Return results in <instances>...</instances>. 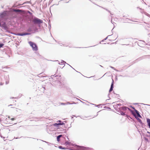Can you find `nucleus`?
<instances>
[{
    "label": "nucleus",
    "instance_id": "24",
    "mask_svg": "<svg viewBox=\"0 0 150 150\" xmlns=\"http://www.w3.org/2000/svg\"><path fill=\"white\" fill-rule=\"evenodd\" d=\"M4 45V44L0 42V48L3 47Z\"/></svg>",
    "mask_w": 150,
    "mask_h": 150
},
{
    "label": "nucleus",
    "instance_id": "3",
    "mask_svg": "<svg viewBox=\"0 0 150 150\" xmlns=\"http://www.w3.org/2000/svg\"><path fill=\"white\" fill-rule=\"evenodd\" d=\"M28 43L30 46L32 47L33 51H37L38 50V47L37 44L34 42L30 41L28 42Z\"/></svg>",
    "mask_w": 150,
    "mask_h": 150
},
{
    "label": "nucleus",
    "instance_id": "35",
    "mask_svg": "<svg viewBox=\"0 0 150 150\" xmlns=\"http://www.w3.org/2000/svg\"><path fill=\"white\" fill-rule=\"evenodd\" d=\"M116 105H117V106H121L122 105V104L121 103H118Z\"/></svg>",
    "mask_w": 150,
    "mask_h": 150
},
{
    "label": "nucleus",
    "instance_id": "61",
    "mask_svg": "<svg viewBox=\"0 0 150 150\" xmlns=\"http://www.w3.org/2000/svg\"><path fill=\"white\" fill-rule=\"evenodd\" d=\"M67 64L68 65H69L72 68H73V67H71V65H70L69 64Z\"/></svg>",
    "mask_w": 150,
    "mask_h": 150
},
{
    "label": "nucleus",
    "instance_id": "25",
    "mask_svg": "<svg viewBox=\"0 0 150 150\" xmlns=\"http://www.w3.org/2000/svg\"><path fill=\"white\" fill-rule=\"evenodd\" d=\"M129 107L132 108L135 112L137 110L132 105H130Z\"/></svg>",
    "mask_w": 150,
    "mask_h": 150
},
{
    "label": "nucleus",
    "instance_id": "7",
    "mask_svg": "<svg viewBox=\"0 0 150 150\" xmlns=\"http://www.w3.org/2000/svg\"><path fill=\"white\" fill-rule=\"evenodd\" d=\"M26 31L28 32H32V33H34L36 31L33 29L32 27H30L27 29Z\"/></svg>",
    "mask_w": 150,
    "mask_h": 150
},
{
    "label": "nucleus",
    "instance_id": "59",
    "mask_svg": "<svg viewBox=\"0 0 150 150\" xmlns=\"http://www.w3.org/2000/svg\"><path fill=\"white\" fill-rule=\"evenodd\" d=\"M116 95L117 96V97H118L119 96V95L118 94H116Z\"/></svg>",
    "mask_w": 150,
    "mask_h": 150
},
{
    "label": "nucleus",
    "instance_id": "29",
    "mask_svg": "<svg viewBox=\"0 0 150 150\" xmlns=\"http://www.w3.org/2000/svg\"><path fill=\"white\" fill-rule=\"evenodd\" d=\"M60 104L62 105H67L66 103H60Z\"/></svg>",
    "mask_w": 150,
    "mask_h": 150
},
{
    "label": "nucleus",
    "instance_id": "60",
    "mask_svg": "<svg viewBox=\"0 0 150 150\" xmlns=\"http://www.w3.org/2000/svg\"><path fill=\"white\" fill-rule=\"evenodd\" d=\"M72 116L73 117H76V116H75V115H72Z\"/></svg>",
    "mask_w": 150,
    "mask_h": 150
},
{
    "label": "nucleus",
    "instance_id": "27",
    "mask_svg": "<svg viewBox=\"0 0 150 150\" xmlns=\"http://www.w3.org/2000/svg\"><path fill=\"white\" fill-rule=\"evenodd\" d=\"M44 88L45 87H44L42 86V88L40 89H41V91H42L43 92H44V91L45 90V89Z\"/></svg>",
    "mask_w": 150,
    "mask_h": 150
},
{
    "label": "nucleus",
    "instance_id": "50",
    "mask_svg": "<svg viewBox=\"0 0 150 150\" xmlns=\"http://www.w3.org/2000/svg\"><path fill=\"white\" fill-rule=\"evenodd\" d=\"M105 40H104V39H103V40H101L100 42V44H101V42H103L105 41Z\"/></svg>",
    "mask_w": 150,
    "mask_h": 150
},
{
    "label": "nucleus",
    "instance_id": "4",
    "mask_svg": "<svg viewBox=\"0 0 150 150\" xmlns=\"http://www.w3.org/2000/svg\"><path fill=\"white\" fill-rule=\"evenodd\" d=\"M129 110H130V112L132 113V114L137 119V120L140 123V124L142 125V126L143 127L144 125V124L142 122V120L140 118H139L136 115L134 112L131 109H129Z\"/></svg>",
    "mask_w": 150,
    "mask_h": 150
},
{
    "label": "nucleus",
    "instance_id": "11",
    "mask_svg": "<svg viewBox=\"0 0 150 150\" xmlns=\"http://www.w3.org/2000/svg\"><path fill=\"white\" fill-rule=\"evenodd\" d=\"M13 11L16 13H22L24 12V11L19 9H13Z\"/></svg>",
    "mask_w": 150,
    "mask_h": 150
},
{
    "label": "nucleus",
    "instance_id": "16",
    "mask_svg": "<svg viewBox=\"0 0 150 150\" xmlns=\"http://www.w3.org/2000/svg\"><path fill=\"white\" fill-rule=\"evenodd\" d=\"M136 113L137 114L138 117L140 118H142V117L140 114V112L137 110L135 111Z\"/></svg>",
    "mask_w": 150,
    "mask_h": 150
},
{
    "label": "nucleus",
    "instance_id": "42",
    "mask_svg": "<svg viewBox=\"0 0 150 150\" xmlns=\"http://www.w3.org/2000/svg\"><path fill=\"white\" fill-rule=\"evenodd\" d=\"M140 104H143V105H147L150 106V105H149V104H144L143 103H140Z\"/></svg>",
    "mask_w": 150,
    "mask_h": 150
},
{
    "label": "nucleus",
    "instance_id": "20",
    "mask_svg": "<svg viewBox=\"0 0 150 150\" xmlns=\"http://www.w3.org/2000/svg\"><path fill=\"white\" fill-rule=\"evenodd\" d=\"M21 137H23L24 138H30V137H26V136H25V137L22 136V137H17L16 138H15V137L14 138L16 139H19V138H21Z\"/></svg>",
    "mask_w": 150,
    "mask_h": 150
},
{
    "label": "nucleus",
    "instance_id": "56",
    "mask_svg": "<svg viewBox=\"0 0 150 150\" xmlns=\"http://www.w3.org/2000/svg\"><path fill=\"white\" fill-rule=\"evenodd\" d=\"M147 133H148V134H150V132L147 131Z\"/></svg>",
    "mask_w": 150,
    "mask_h": 150
},
{
    "label": "nucleus",
    "instance_id": "15",
    "mask_svg": "<svg viewBox=\"0 0 150 150\" xmlns=\"http://www.w3.org/2000/svg\"><path fill=\"white\" fill-rule=\"evenodd\" d=\"M110 104L109 103H108L106 104H103V105H106V104ZM91 104H92V105H94L96 107H97L98 108H99L100 107V105H102L101 104H99V105H96V104H93V103H91Z\"/></svg>",
    "mask_w": 150,
    "mask_h": 150
},
{
    "label": "nucleus",
    "instance_id": "28",
    "mask_svg": "<svg viewBox=\"0 0 150 150\" xmlns=\"http://www.w3.org/2000/svg\"><path fill=\"white\" fill-rule=\"evenodd\" d=\"M48 21V25H51L50 19H46Z\"/></svg>",
    "mask_w": 150,
    "mask_h": 150
},
{
    "label": "nucleus",
    "instance_id": "52",
    "mask_svg": "<svg viewBox=\"0 0 150 150\" xmlns=\"http://www.w3.org/2000/svg\"><path fill=\"white\" fill-rule=\"evenodd\" d=\"M138 104V103H133V104L134 105H137Z\"/></svg>",
    "mask_w": 150,
    "mask_h": 150
},
{
    "label": "nucleus",
    "instance_id": "62",
    "mask_svg": "<svg viewBox=\"0 0 150 150\" xmlns=\"http://www.w3.org/2000/svg\"><path fill=\"white\" fill-rule=\"evenodd\" d=\"M67 121H64L63 122H64V123H67Z\"/></svg>",
    "mask_w": 150,
    "mask_h": 150
},
{
    "label": "nucleus",
    "instance_id": "53",
    "mask_svg": "<svg viewBox=\"0 0 150 150\" xmlns=\"http://www.w3.org/2000/svg\"><path fill=\"white\" fill-rule=\"evenodd\" d=\"M22 94H20L19 95V96H20L19 98L21 97L22 96Z\"/></svg>",
    "mask_w": 150,
    "mask_h": 150
},
{
    "label": "nucleus",
    "instance_id": "51",
    "mask_svg": "<svg viewBox=\"0 0 150 150\" xmlns=\"http://www.w3.org/2000/svg\"><path fill=\"white\" fill-rule=\"evenodd\" d=\"M28 13H30V15H32V13H30V12L29 11H28Z\"/></svg>",
    "mask_w": 150,
    "mask_h": 150
},
{
    "label": "nucleus",
    "instance_id": "55",
    "mask_svg": "<svg viewBox=\"0 0 150 150\" xmlns=\"http://www.w3.org/2000/svg\"><path fill=\"white\" fill-rule=\"evenodd\" d=\"M67 64V63H66V62L65 61H64V64Z\"/></svg>",
    "mask_w": 150,
    "mask_h": 150
},
{
    "label": "nucleus",
    "instance_id": "57",
    "mask_svg": "<svg viewBox=\"0 0 150 150\" xmlns=\"http://www.w3.org/2000/svg\"><path fill=\"white\" fill-rule=\"evenodd\" d=\"M0 85H3V83H2V82H1V83H0Z\"/></svg>",
    "mask_w": 150,
    "mask_h": 150
},
{
    "label": "nucleus",
    "instance_id": "46",
    "mask_svg": "<svg viewBox=\"0 0 150 150\" xmlns=\"http://www.w3.org/2000/svg\"><path fill=\"white\" fill-rule=\"evenodd\" d=\"M123 69H121V70H118V71H119V72H121V71H123Z\"/></svg>",
    "mask_w": 150,
    "mask_h": 150
},
{
    "label": "nucleus",
    "instance_id": "54",
    "mask_svg": "<svg viewBox=\"0 0 150 150\" xmlns=\"http://www.w3.org/2000/svg\"><path fill=\"white\" fill-rule=\"evenodd\" d=\"M18 98V97L17 98H16V97L14 98V97H12L11 98Z\"/></svg>",
    "mask_w": 150,
    "mask_h": 150
},
{
    "label": "nucleus",
    "instance_id": "23",
    "mask_svg": "<svg viewBox=\"0 0 150 150\" xmlns=\"http://www.w3.org/2000/svg\"><path fill=\"white\" fill-rule=\"evenodd\" d=\"M145 73L147 74H150V70H146L145 72Z\"/></svg>",
    "mask_w": 150,
    "mask_h": 150
},
{
    "label": "nucleus",
    "instance_id": "18",
    "mask_svg": "<svg viewBox=\"0 0 150 150\" xmlns=\"http://www.w3.org/2000/svg\"><path fill=\"white\" fill-rule=\"evenodd\" d=\"M58 148L61 149H67L65 147H64L62 146H59L58 147Z\"/></svg>",
    "mask_w": 150,
    "mask_h": 150
},
{
    "label": "nucleus",
    "instance_id": "19",
    "mask_svg": "<svg viewBox=\"0 0 150 150\" xmlns=\"http://www.w3.org/2000/svg\"><path fill=\"white\" fill-rule=\"evenodd\" d=\"M57 76H58V75H56L54 76L53 75H52L51 76V78L54 79V80H56L57 78H56V79H55V78L56 77H57Z\"/></svg>",
    "mask_w": 150,
    "mask_h": 150
},
{
    "label": "nucleus",
    "instance_id": "49",
    "mask_svg": "<svg viewBox=\"0 0 150 150\" xmlns=\"http://www.w3.org/2000/svg\"><path fill=\"white\" fill-rule=\"evenodd\" d=\"M109 95H110V94H108V98H109V99H107V100H106V101H107V100H109V99H110V97H109Z\"/></svg>",
    "mask_w": 150,
    "mask_h": 150
},
{
    "label": "nucleus",
    "instance_id": "34",
    "mask_svg": "<svg viewBox=\"0 0 150 150\" xmlns=\"http://www.w3.org/2000/svg\"><path fill=\"white\" fill-rule=\"evenodd\" d=\"M51 28V25H49L48 26V28L49 30V31L50 32V29Z\"/></svg>",
    "mask_w": 150,
    "mask_h": 150
},
{
    "label": "nucleus",
    "instance_id": "1",
    "mask_svg": "<svg viewBox=\"0 0 150 150\" xmlns=\"http://www.w3.org/2000/svg\"><path fill=\"white\" fill-rule=\"evenodd\" d=\"M118 109L119 110H116V111L119 112L120 115L122 116H125V113L122 111L125 112L128 110L130 112L129 110L130 109L125 106H123L121 107L118 108Z\"/></svg>",
    "mask_w": 150,
    "mask_h": 150
},
{
    "label": "nucleus",
    "instance_id": "47",
    "mask_svg": "<svg viewBox=\"0 0 150 150\" xmlns=\"http://www.w3.org/2000/svg\"><path fill=\"white\" fill-rule=\"evenodd\" d=\"M64 60H61V63H62V64H64Z\"/></svg>",
    "mask_w": 150,
    "mask_h": 150
},
{
    "label": "nucleus",
    "instance_id": "48",
    "mask_svg": "<svg viewBox=\"0 0 150 150\" xmlns=\"http://www.w3.org/2000/svg\"><path fill=\"white\" fill-rule=\"evenodd\" d=\"M15 120V118H12L11 119V120L12 121L14 120Z\"/></svg>",
    "mask_w": 150,
    "mask_h": 150
},
{
    "label": "nucleus",
    "instance_id": "14",
    "mask_svg": "<svg viewBox=\"0 0 150 150\" xmlns=\"http://www.w3.org/2000/svg\"><path fill=\"white\" fill-rule=\"evenodd\" d=\"M146 122L149 127L150 129V119L148 118H147Z\"/></svg>",
    "mask_w": 150,
    "mask_h": 150
},
{
    "label": "nucleus",
    "instance_id": "33",
    "mask_svg": "<svg viewBox=\"0 0 150 150\" xmlns=\"http://www.w3.org/2000/svg\"><path fill=\"white\" fill-rule=\"evenodd\" d=\"M104 108H105V109H110V107L106 106H105V107H104Z\"/></svg>",
    "mask_w": 150,
    "mask_h": 150
},
{
    "label": "nucleus",
    "instance_id": "30",
    "mask_svg": "<svg viewBox=\"0 0 150 150\" xmlns=\"http://www.w3.org/2000/svg\"><path fill=\"white\" fill-rule=\"evenodd\" d=\"M113 20V19H111V23L112 24H113V25H114V27H115V25L114 24V23H115V22H114L113 21V20Z\"/></svg>",
    "mask_w": 150,
    "mask_h": 150
},
{
    "label": "nucleus",
    "instance_id": "2",
    "mask_svg": "<svg viewBox=\"0 0 150 150\" xmlns=\"http://www.w3.org/2000/svg\"><path fill=\"white\" fill-rule=\"evenodd\" d=\"M74 146L76 148V149L70 147L68 149L70 150H89L90 148L88 147H85L83 146H79L74 144Z\"/></svg>",
    "mask_w": 150,
    "mask_h": 150
},
{
    "label": "nucleus",
    "instance_id": "41",
    "mask_svg": "<svg viewBox=\"0 0 150 150\" xmlns=\"http://www.w3.org/2000/svg\"><path fill=\"white\" fill-rule=\"evenodd\" d=\"M0 136L2 138H3V139H4H4H5V137H3V136H2L1 135V134H0Z\"/></svg>",
    "mask_w": 150,
    "mask_h": 150
},
{
    "label": "nucleus",
    "instance_id": "13",
    "mask_svg": "<svg viewBox=\"0 0 150 150\" xmlns=\"http://www.w3.org/2000/svg\"><path fill=\"white\" fill-rule=\"evenodd\" d=\"M6 84H7L9 83V75H8L5 76V79H6Z\"/></svg>",
    "mask_w": 150,
    "mask_h": 150
},
{
    "label": "nucleus",
    "instance_id": "36",
    "mask_svg": "<svg viewBox=\"0 0 150 150\" xmlns=\"http://www.w3.org/2000/svg\"><path fill=\"white\" fill-rule=\"evenodd\" d=\"M66 104H67H67H70V105H71V104H72L73 103H70L69 102H67L66 103Z\"/></svg>",
    "mask_w": 150,
    "mask_h": 150
},
{
    "label": "nucleus",
    "instance_id": "9",
    "mask_svg": "<svg viewBox=\"0 0 150 150\" xmlns=\"http://www.w3.org/2000/svg\"><path fill=\"white\" fill-rule=\"evenodd\" d=\"M114 81L113 79L112 80V82L110 87L109 90V92H111L113 88H114Z\"/></svg>",
    "mask_w": 150,
    "mask_h": 150
},
{
    "label": "nucleus",
    "instance_id": "37",
    "mask_svg": "<svg viewBox=\"0 0 150 150\" xmlns=\"http://www.w3.org/2000/svg\"><path fill=\"white\" fill-rule=\"evenodd\" d=\"M41 140V141H42V142H45V143H47L48 144V145H49V143L48 142H46V141H45L42 140Z\"/></svg>",
    "mask_w": 150,
    "mask_h": 150
},
{
    "label": "nucleus",
    "instance_id": "43",
    "mask_svg": "<svg viewBox=\"0 0 150 150\" xmlns=\"http://www.w3.org/2000/svg\"><path fill=\"white\" fill-rule=\"evenodd\" d=\"M123 23H125V22H126V23H133V24L135 23H132L131 22H124L123 21Z\"/></svg>",
    "mask_w": 150,
    "mask_h": 150
},
{
    "label": "nucleus",
    "instance_id": "5",
    "mask_svg": "<svg viewBox=\"0 0 150 150\" xmlns=\"http://www.w3.org/2000/svg\"><path fill=\"white\" fill-rule=\"evenodd\" d=\"M0 27L6 30L8 29V26L5 22L1 21H0Z\"/></svg>",
    "mask_w": 150,
    "mask_h": 150
},
{
    "label": "nucleus",
    "instance_id": "12",
    "mask_svg": "<svg viewBox=\"0 0 150 150\" xmlns=\"http://www.w3.org/2000/svg\"><path fill=\"white\" fill-rule=\"evenodd\" d=\"M141 42H143L142 43H139V44H140V45L139 44H138V45L140 46V47H142V46L145 45V44H144L145 43V42L144 40H140V41ZM146 45H148L147 44H146Z\"/></svg>",
    "mask_w": 150,
    "mask_h": 150
},
{
    "label": "nucleus",
    "instance_id": "8",
    "mask_svg": "<svg viewBox=\"0 0 150 150\" xmlns=\"http://www.w3.org/2000/svg\"><path fill=\"white\" fill-rule=\"evenodd\" d=\"M31 34V33H18L16 34V35L20 36H23L26 35H30Z\"/></svg>",
    "mask_w": 150,
    "mask_h": 150
},
{
    "label": "nucleus",
    "instance_id": "10",
    "mask_svg": "<svg viewBox=\"0 0 150 150\" xmlns=\"http://www.w3.org/2000/svg\"><path fill=\"white\" fill-rule=\"evenodd\" d=\"M64 125V122H62V123H55L54 124V126L57 127H58L60 125Z\"/></svg>",
    "mask_w": 150,
    "mask_h": 150
},
{
    "label": "nucleus",
    "instance_id": "38",
    "mask_svg": "<svg viewBox=\"0 0 150 150\" xmlns=\"http://www.w3.org/2000/svg\"><path fill=\"white\" fill-rule=\"evenodd\" d=\"M110 36V35H108L106 38H105L104 39V40H106L108 39V37L109 36Z\"/></svg>",
    "mask_w": 150,
    "mask_h": 150
},
{
    "label": "nucleus",
    "instance_id": "21",
    "mask_svg": "<svg viewBox=\"0 0 150 150\" xmlns=\"http://www.w3.org/2000/svg\"><path fill=\"white\" fill-rule=\"evenodd\" d=\"M109 67H110L111 68H112V69L115 70V71H118V70L117 69H116V68H115L114 67H112L111 66H109Z\"/></svg>",
    "mask_w": 150,
    "mask_h": 150
},
{
    "label": "nucleus",
    "instance_id": "26",
    "mask_svg": "<svg viewBox=\"0 0 150 150\" xmlns=\"http://www.w3.org/2000/svg\"><path fill=\"white\" fill-rule=\"evenodd\" d=\"M69 143L68 141H66L65 142V144L66 145H69Z\"/></svg>",
    "mask_w": 150,
    "mask_h": 150
},
{
    "label": "nucleus",
    "instance_id": "63",
    "mask_svg": "<svg viewBox=\"0 0 150 150\" xmlns=\"http://www.w3.org/2000/svg\"><path fill=\"white\" fill-rule=\"evenodd\" d=\"M86 105H88V106H89V104H86Z\"/></svg>",
    "mask_w": 150,
    "mask_h": 150
},
{
    "label": "nucleus",
    "instance_id": "22",
    "mask_svg": "<svg viewBox=\"0 0 150 150\" xmlns=\"http://www.w3.org/2000/svg\"><path fill=\"white\" fill-rule=\"evenodd\" d=\"M113 107L116 110H119L118 108V107L117 106V105H113Z\"/></svg>",
    "mask_w": 150,
    "mask_h": 150
},
{
    "label": "nucleus",
    "instance_id": "40",
    "mask_svg": "<svg viewBox=\"0 0 150 150\" xmlns=\"http://www.w3.org/2000/svg\"><path fill=\"white\" fill-rule=\"evenodd\" d=\"M146 137H150V134H149V135H148V134H146Z\"/></svg>",
    "mask_w": 150,
    "mask_h": 150
},
{
    "label": "nucleus",
    "instance_id": "45",
    "mask_svg": "<svg viewBox=\"0 0 150 150\" xmlns=\"http://www.w3.org/2000/svg\"><path fill=\"white\" fill-rule=\"evenodd\" d=\"M73 103V104H77L78 103L77 102L75 103V102L74 101L72 102V103Z\"/></svg>",
    "mask_w": 150,
    "mask_h": 150
},
{
    "label": "nucleus",
    "instance_id": "6",
    "mask_svg": "<svg viewBox=\"0 0 150 150\" xmlns=\"http://www.w3.org/2000/svg\"><path fill=\"white\" fill-rule=\"evenodd\" d=\"M34 20L33 22L35 25H38L39 26L41 23H43V21L42 19H33Z\"/></svg>",
    "mask_w": 150,
    "mask_h": 150
},
{
    "label": "nucleus",
    "instance_id": "17",
    "mask_svg": "<svg viewBox=\"0 0 150 150\" xmlns=\"http://www.w3.org/2000/svg\"><path fill=\"white\" fill-rule=\"evenodd\" d=\"M62 136V135H59L57 136V140L58 142H59L60 141V138Z\"/></svg>",
    "mask_w": 150,
    "mask_h": 150
},
{
    "label": "nucleus",
    "instance_id": "58",
    "mask_svg": "<svg viewBox=\"0 0 150 150\" xmlns=\"http://www.w3.org/2000/svg\"><path fill=\"white\" fill-rule=\"evenodd\" d=\"M129 118H130L131 119H133L131 117H130V116H129Z\"/></svg>",
    "mask_w": 150,
    "mask_h": 150
},
{
    "label": "nucleus",
    "instance_id": "44",
    "mask_svg": "<svg viewBox=\"0 0 150 150\" xmlns=\"http://www.w3.org/2000/svg\"><path fill=\"white\" fill-rule=\"evenodd\" d=\"M58 121V122L59 123H62V122H62L61 120H59Z\"/></svg>",
    "mask_w": 150,
    "mask_h": 150
},
{
    "label": "nucleus",
    "instance_id": "64",
    "mask_svg": "<svg viewBox=\"0 0 150 150\" xmlns=\"http://www.w3.org/2000/svg\"><path fill=\"white\" fill-rule=\"evenodd\" d=\"M71 119H73V117L71 116Z\"/></svg>",
    "mask_w": 150,
    "mask_h": 150
},
{
    "label": "nucleus",
    "instance_id": "39",
    "mask_svg": "<svg viewBox=\"0 0 150 150\" xmlns=\"http://www.w3.org/2000/svg\"><path fill=\"white\" fill-rule=\"evenodd\" d=\"M78 100H79L81 103H83L84 104H86V103H85V102H83L81 101V100H79V99H78Z\"/></svg>",
    "mask_w": 150,
    "mask_h": 150
},
{
    "label": "nucleus",
    "instance_id": "31",
    "mask_svg": "<svg viewBox=\"0 0 150 150\" xmlns=\"http://www.w3.org/2000/svg\"><path fill=\"white\" fill-rule=\"evenodd\" d=\"M144 139L147 142H149L148 139L147 138L145 137H144Z\"/></svg>",
    "mask_w": 150,
    "mask_h": 150
},
{
    "label": "nucleus",
    "instance_id": "32",
    "mask_svg": "<svg viewBox=\"0 0 150 150\" xmlns=\"http://www.w3.org/2000/svg\"><path fill=\"white\" fill-rule=\"evenodd\" d=\"M125 116L129 119V117L130 116H129V115H128L127 114H125Z\"/></svg>",
    "mask_w": 150,
    "mask_h": 150
}]
</instances>
